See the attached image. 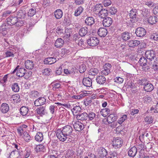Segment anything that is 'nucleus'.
<instances>
[{"label": "nucleus", "instance_id": "13d9d810", "mask_svg": "<svg viewBox=\"0 0 158 158\" xmlns=\"http://www.w3.org/2000/svg\"><path fill=\"white\" fill-rule=\"evenodd\" d=\"M153 119L151 116H147L145 118V121L148 123L150 124L153 123Z\"/></svg>", "mask_w": 158, "mask_h": 158}, {"label": "nucleus", "instance_id": "7c9ffc66", "mask_svg": "<svg viewBox=\"0 0 158 158\" xmlns=\"http://www.w3.org/2000/svg\"><path fill=\"white\" fill-rule=\"evenodd\" d=\"M10 100L13 101L14 102H19L20 101V96L17 94H14L10 98Z\"/></svg>", "mask_w": 158, "mask_h": 158}, {"label": "nucleus", "instance_id": "aec40b11", "mask_svg": "<svg viewBox=\"0 0 158 158\" xmlns=\"http://www.w3.org/2000/svg\"><path fill=\"white\" fill-rule=\"evenodd\" d=\"M7 22L8 24L10 25H13L18 22L17 18L16 17L10 16L7 19Z\"/></svg>", "mask_w": 158, "mask_h": 158}, {"label": "nucleus", "instance_id": "393cba45", "mask_svg": "<svg viewBox=\"0 0 158 158\" xmlns=\"http://www.w3.org/2000/svg\"><path fill=\"white\" fill-rule=\"evenodd\" d=\"M56 61V58L52 57H49L45 59L44 62L45 64H51Z\"/></svg>", "mask_w": 158, "mask_h": 158}, {"label": "nucleus", "instance_id": "a19ab883", "mask_svg": "<svg viewBox=\"0 0 158 158\" xmlns=\"http://www.w3.org/2000/svg\"><path fill=\"white\" fill-rule=\"evenodd\" d=\"M28 111V109L27 107L26 106H22L20 109V112L21 114L23 116L26 115Z\"/></svg>", "mask_w": 158, "mask_h": 158}, {"label": "nucleus", "instance_id": "58836bf2", "mask_svg": "<svg viewBox=\"0 0 158 158\" xmlns=\"http://www.w3.org/2000/svg\"><path fill=\"white\" fill-rule=\"evenodd\" d=\"M83 8L81 6H80L75 10L74 15L76 16L79 15L83 12Z\"/></svg>", "mask_w": 158, "mask_h": 158}, {"label": "nucleus", "instance_id": "4d7b16f0", "mask_svg": "<svg viewBox=\"0 0 158 158\" xmlns=\"http://www.w3.org/2000/svg\"><path fill=\"white\" fill-rule=\"evenodd\" d=\"M19 17L20 18H24L26 15V13L25 11L20 10L19 11L18 14Z\"/></svg>", "mask_w": 158, "mask_h": 158}, {"label": "nucleus", "instance_id": "4c0bfd02", "mask_svg": "<svg viewBox=\"0 0 158 158\" xmlns=\"http://www.w3.org/2000/svg\"><path fill=\"white\" fill-rule=\"evenodd\" d=\"M110 113V109L108 108L103 109L100 111L101 114L105 117H106Z\"/></svg>", "mask_w": 158, "mask_h": 158}, {"label": "nucleus", "instance_id": "f704fd0d", "mask_svg": "<svg viewBox=\"0 0 158 158\" xmlns=\"http://www.w3.org/2000/svg\"><path fill=\"white\" fill-rule=\"evenodd\" d=\"M88 31V29L86 27H82L80 30L79 32V35L81 36H84L86 35Z\"/></svg>", "mask_w": 158, "mask_h": 158}, {"label": "nucleus", "instance_id": "49530a36", "mask_svg": "<svg viewBox=\"0 0 158 158\" xmlns=\"http://www.w3.org/2000/svg\"><path fill=\"white\" fill-rule=\"evenodd\" d=\"M122 38L123 40L127 41L130 38V33L125 32L122 34Z\"/></svg>", "mask_w": 158, "mask_h": 158}, {"label": "nucleus", "instance_id": "5fc2aeb1", "mask_svg": "<svg viewBox=\"0 0 158 158\" xmlns=\"http://www.w3.org/2000/svg\"><path fill=\"white\" fill-rule=\"evenodd\" d=\"M5 26H4L0 27V29L1 30L0 34H2V35H6L7 33L6 29Z\"/></svg>", "mask_w": 158, "mask_h": 158}, {"label": "nucleus", "instance_id": "6ab92c4d", "mask_svg": "<svg viewBox=\"0 0 158 158\" xmlns=\"http://www.w3.org/2000/svg\"><path fill=\"white\" fill-rule=\"evenodd\" d=\"M56 94L58 97H60L61 98H69L70 97L68 94H67L63 90H61L58 91Z\"/></svg>", "mask_w": 158, "mask_h": 158}, {"label": "nucleus", "instance_id": "a18cd8bd", "mask_svg": "<svg viewBox=\"0 0 158 158\" xmlns=\"http://www.w3.org/2000/svg\"><path fill=\"white\" fill-rule=\"evenodd\" d=\"M101 61V60L99 58L95 57L93 60V64H91L92 65L94 66L98 67Z\"/></svg>", "mask_w": 158, "mask_h": 158}, {"label": "nucleus", "instance_id": "72a5a7b5", "mask_svg": "<svg viewBox=\"0 0 158 158\" xmlns=\"http://www.w3.org/2000/svg\"><path fill=\"white\" fill-rule=\"evenodd\" d=\"M88 117V114L85 112H84L81 114L78 115L77 118L78 120H84L87 119Z\"/></svg>", "mask_w": 158, "mask_h": 158}, {"label": "nucleus", "instance_id": "a878e982", "mask_svg": "<svg viewBox=\"0 0 158 158\" xmlns=\"http://www.w3.org/2000/svg\"><path fill=\"white\" fill-rule=\"evenodd\" d=\"M85 23L86 25L91 26L94 23V19L92 17H88L85 19Z\"/></svg>", "mask_w": 158, "mask_h": 158}, {"label": "nucleus", "instance_id": "774afa93", "mask_svg": "<svg viewBox=\"0 0 158 158\" xmlns=\"http://www.w3.org/2000/svg\"><path fill=\"white\" fill-rule=\"evenodd\" d=\"M30 94L33 97H36L39 96V93L37 91H32L31 92Z\"/></svg>", "mask_w": 158, "mask_h": 158}, {"label": "nucleus", "instance_id": "de8ad7c7", "mask_svg": "<svg viewBox=\"0 0 158 158\" xmlns=\"http://www.w3.org/2000/svg\"><path fill=\"white\" fill-rule=\"evenodd\" d=\"M18 155H19V152L18 150H14L11 152L8 158H14V156L16 157Z\"/></svg>", "mask_w": 158, "mask_h": 158}, {"label": "nucleus", "instance_id": "09e8293b", "mask_svg": "<svg viewBox=\"0 0 158 158\" xmlns=\"http://www.w3.org/2000/svg\"><path fill=\"white\" fill-rule=\"evenodd\" d=\"M127 115L124 114L122 115L118 121V123L119 124H122L124 121L127 119Z\"/></svg>", "mask_w": 158, "mask_h": 158}, {"label": "nucleus", "instance_id": "3c124183", "mask_svg": "<svg viewBox=\"0 0 158 158\" xmlns=\"http://www.w3.org/2000/svg\"><path fill=\"white\" fill-rule=\"evenodd\" d=\"M73 107V108L72 110V111L73 113H77L81 110V107L79 106L76 105L75 104H72Z\"/></svg>", "mask_w": 158, "mask_h": 158}, {"label": "nucleus", "instance_id": "052dcab7", "mask_svg": "<svg viewBox=\"0 0 158 158\" xmlns=\"http://www.w3.org/2000/svg\"><path fill=\"white\" fill-rule=\"evenodd\" d=\"M68 29H66L65 30V33L64 34V37L66 38H69V37L70 36L72 32L70 30H69Z\"/></svg>", "mask_w": 158, "mask_h": 158}, {"label": "nucleus", "instance_id": "ea45409f", "mask_svg": "<svg viewBox=\"0 0 158 158\" xmlns=\"http://www.w3.org/2000/svg\"><path fill=\"white\" fill-rule=\"evenodd\" d=\"M98 15L101 18H104L108 15L107 11L105 9H102Z\"/></svg>", "mask_w": 158, "mask_h": 158}, {"label": "nucleus", "instance_id": "f03ea898", "mask_svg": "<svg viewBox=\"0 0 158 158\" xmlns=\"http://www.w3.org/2000/svg\"><path fill=\"white\" fill-rule=\"evenodd\" d=\"M22 47L20 45L12 46L5 52L6 57H13L14 55L22 50Z\"/></svg>", "mask_w": 158, "mask_h": 158}, {"label": "nucleus", "instance_id": "c756f323", "mask_svg": "<svg viewBox=\"0 0 158 158\" xmlns=\"http://www.w3.org/2000/svg\"><path fill=\"white\" fill-rule=\"evenodd\" d=\"M151 63H152V68L155 71L158 70V58L155 57L154 59H152Z\"/></svg>", "mask_w": 158, "mask_h": 158}, {"label": "nucleus", "instance_id": "9d476101", "mask_svg": "<svg viewBox=\"0 0 158 158\" xmlns=\"http://www.w3.org/2000/svg\"><path fill=\"white\" fill-rule=\"evenodd\" d=\"M37 114L40 116H42L47 114V111L45 107L41 106L38 107L36 110Z\"/></svg>", "mask_w": 158, "mask_h": 158}, {"label": "nucleus", "instance_id": "6e6d98bb", "mask_svg": "<svg viewBox=\"0 0 158 158\" xmlns=\"http://www.w3.org/2000/svg\"><path fill=\"white\" fill-rule=\"evenodd\" d=\"M31 154V150L28 148H26L24 156V158H28Z\"/></svg>", "mask_w": 158, "mask_h": 158}, {"label": "nucleus", "instance_id": "680f3d73", "mask_svg": "<svg viewBox=\"0 0 158 158\" xmlns=\"http://www.w3.org/2000/svg\"><path fill=\"white\" fill-rule=\"evenodd\" d=\"M117 154L115 152H112L109 155H108L106 158H116Z\"/></svg>", "mask_w": 158, "mask_h": 158}, {"label": "nucleus", "instance_id": "603ef678", "mask_svg": "<svg viewBox=\"0 0 158 158\" xmlns=\"http://www.w3.org/2000/svg\"><path fill=\"white\" fill-rule=\"evenodd\" d=\"M44 149V147L42 145H38L36 146L35 148V150L37 152H39L43 151Z\"/></svg>", "mask_w": 158, "mask_h": 158}, {"label": "nucleus", "instance_id": "473e14b6", "mask_svg": "<svg viewBox=\"0 0 158 158\" xmlns=\"http://www.w3.org/2000/svg\"><path fill=\"white\" fill-rule=\"evenodd\" d=\"M54 15L56 19H60L63 16V12L60 9H57L54 12Z\"/></svg>", "mask_w": 158, "mask_h": 158}, {"label": "nucleus", "instance_id": "2eb2a0df", "mask_svg": "<svg viewBox=\"0 0 158 158\" xmlns=\"http://www.w3.org/2000/svg\"><path fill=\"white\" fill-rule=\"evenodd\" d=\"M129 16L130 18L132 19L131 20V21L134 22L137 20L136 17L137 16V13L136 9H133L130 11Z\"/></svg>", "mask_w": 158, "mask_h": 158}, {"label": "nucleus", "instance_id": "f3484780", "mask_svg": "<svg viewBox=\"0 0 158 158\" xmlns=\"http://www.w3.org/2000/svg\"><path fill=\"white\" fill-rule=\"evenodd\" d=\"M112 23V19L110 17H106L104 19L102 22V24L104 26L109 27L110 26Z\"/></svg>", "mask_w": 158, "mask_h": 158}, {"label": "nucleus", "instance_id": "79ce46f5", "mask_svg": "<svg viewBox=\"0 0 158 158\" xmlns=\"http://www.w3.org/2000/svg\"><path fill=\"white\" fill-rule=\"evenodd\" d=\"M148 21L150 24H155L157 22V17L156 16H150L148 18Z\"/></svg>", "mask_w": 158, "mask_h": 158}, {"label": "nucleus", "instance_id": "cd10ccee", "mask_svg": "<svg viewBox=\"0 0 158 158\" xmlns=\"http://www.w3.org/2000/svg\"><path fill=\"white\" fill-rule=\"evenodd\" d=\"M34 64L32 60H27L25 61V65L26 69H32L34 67Z\"/></svg>", "mask_w": 158, "mask_h": 158}, {"label": "nucleus", "instance_id": "864d4df0", "mask_svg": "<svg viewBox=\"0 0 158 158\" xmlns=\"http://www.w3.org/2000/svg\"><path fill=\"white\" fill-rule=\"evenodd\" d=\"M51 72V69L49 68H46L42 71L43 74L44 75H48Z\"/></svg>", "mask_w": 158, "mask_h": 158}, {"label": "nucleus", "instance_id": "423d86ee", "mask_svg": "<svg viewBox=\"0 0 158 158\" xmlns=\"http://www.w3.org/2000/svg\"><path fill=\"white\" fill-rule=\"evenodd\" d=\"M87 43L90 46H95L98 44L99 41L98 39L96 37H90L87 40Z\"/></svg>", "mask_w": 158, "mask_h": 158}, {"label": "nucleus", "instance_id": "9b49d317", "mask_svg": "<svg viewBox=\"0 0 158 158\" xmlns=\"http://www.w3.org/2000/svg\"><path fill=\"white\" fill-rule=\"evenodd\" d=\"M112 142L113 146L115 148H120L123 143V141L121 139H114Z\"/></svg>", "mask_w": 158, "mask_h": 158}, {"label": "nucleus", "instance_id": "6e6552de", "mask_svg": "<svg viewBox=\"0 0 158 158\" xmlns=\"http://www.w3.org/2000/svg\"><path fill=\"white\" fill-rule=\"evenodd\" d=\"M97 151L98 152V156L101 157L106 156L107 152L104 148L98 147L96 148Z\"/></svg>", "mask_w": 158, "mask_h": 158}, {"label": "nucleus", "instance_id": "dca6fc26", "mask_svg": "<svg viewBox=\"0 0 158 158\" xmlns=\"http://www.w3.org/2000/svg\"><path fill=\"white\" fill-rule=\"evenodd\" d=\"M98 33L100 37H104L107 34L108 31L106 28L101 27L98 30Z\"/></svg>", "mask_w": 158, "mask_h": 158}, {"label": "nucleus", "instance_id": "e2e57ef3", "mask_svg": "<svg viewBox=\"0 0 158 158\" xmlns=\"http://www.w3.org/2000/svg\"><path fill=\"white\" fill-rule=\"evenodd\" d=\"M111 0H103V3L104 6H107L110 5L111 4Z\"/></svg>", "mask_w": 158, "mask_h": 158}, {"label": "nucleus", "instance_id": "412c9836", "mask_svg": "<svg viewBox=\"0 0 158 158\" xmlns=\"http://www.w3.org/2000/svg\"><path fill=\"white\" fill-rule=\"evenodd\" d=\"M96 81L97 83L100 85H103L106 82V78L102 75L98 76L97 77Z\"/></svg>", "mask_w": 158, "mask_h": 158}, {"label": "nucleus", "instance_id": "2f4dec72", "mask_svg": "<svg viewBox=\"0 0 158 158\" xmlns=\"http://www.w3.org/2000/svg\"><path fill=\"white\" fill-rule=\"evenodd\" d=\"M64 44V41L61 38H58L55 43V46L56 48H59L62 47Z\"/></svg>", "mask_w": 158, "mask_h": 158}, {"label": "nucleus", "instance_id": "39448f33", "mask_svg": "<svg viewBox=\"0 0 158 158\" xmlns=\"http://www.w3.org/2000/svg\"><path fill=\"white\" fill-rule=\"evenodd\" d=\"M92 65V64L89 61L88 62L86 61L83 62L80 66L79 71L81 73H83L86 70L87 67L90 68Z\"/></svg>", "mask_w": 158, "mask_h": 158}, {"label": "nucleus", "instance_id": "4be33fe9", "mask_svg": "<svg viewBox=\"0 0 158 158\" xmlns=\"http://www.w3.org/2000/svg\"><path fill=\"white\" fill-rule=\"evenodd\" d=\"M102 6L101 4H97L94 7L93 10L95 14L98 15L101 10H102Z\"/></svg>", "mask_w": 158, "mask_h": 158}, {"label": "nucleus", "instance_id": "338daca9", "mask_svg": "<svg viewBox=\"0 0 158 158\" xmlns=\"http://www.w3.org/2000/svg\"><path fill=\"white\" fill-rule=\"evenodd\" d=\"M150 39L155 40H158V34L156 33H154L150 36Z\"/></svg>", "mask_w": 158, "mask_h": 158}, {"label": "nucleus", "instance_id": "b1692460", "mask_svg": "<svg viewBox=\"0 0 158 158\" xmlns=\"http://www.w3.org/2000/svg\"><path fill=\"white\" fill-rule=\"evenodd\" d=\"M137 149L135 147H133L130 148L128 152V155L130 157H134L136 154Z\"/></svg>", "mask_w": 158, "mask_h": 158}, {"label": "nucleus", "instance_id": "5701e85b", "mask_svg": "<svg viewBox=\"0 0 158 158\" xmlns=\"http://www.w3.org/2000/svg\"><path fill=\"white\" fill-rule=\"evenodd\" d=\"M1 111L3 113H6L8 112L9 109V106L6 103H3L0 108Z\"/></svg>", "mask_w": 158, "mask_h": 158}, {"label": "nucleus", "instance_id": "4468645a", "mask_svg": "<svg viewBox=\"0 0 158 158\" xmlns=\"http://www.w3.org/2000/svg\"><path fill=\"white\" fill-rule=\"evenodd\" d=\"M46 101V99L43 97H40L36 100L34 102L35 106H39L44 104Z\"/></svg>", "mask_w": 158, "mask_h": 158}, {"label": "nucleus", "instance_id": "0eeeda50", "mask_svg": "<svg viewBox=\"0 0 158 158\" xmlns=\"http://www.w3.org/2000/svg\"><path fill=\"white\" fill-rule=\"evenodd\" d=\"M73 127L77 131H80L84 128V125L81 122L78 121L72 122Z\"/></svg>", "mask_w": 158, "mask_h": 158}, {"label": "nucleus", "instance_id": "a211bd4d", "mask_svg": "<svg viewBox=\"0 0 158 158\" xmlns=\"http://www.w3.org/2000/svg\"><path fill=\"white\" fill-rule=\"evenodd\" d=\"M82 82L84 85L87 87H90L92 85V80L89 77L83 78Z\"/></svg>", "mask_w": 158, "mask_h": 158}, {"label": "nucleus", "instance_id": "37998d69", "mask_svg": "<svg viewBox=\"0 0 158 158\" xmlns=\"http://www.w3.org/2000/svg\"><path fill=\"white\" fill-rule=\"evenodd\" d=\"M98 71L97 69L91 68L89 72V75L94 76L98 73Z\"/></svg>", "mask_w": 158, "mask_h": 158}, {"label": "nucleus", "instance_id": "bf43d9fd", "mask_svg": "<svg viewBox=\"0 0 158 158\" xmlns=\"http://www.w3.org/2000/svg\"><path fill=\"white\" fill-rule=\"evenodd\" d=\"M88 117L89 120H92L94 119L95 117V114L94 113L91 112L89 113V114H88Z\"/></svg>", "mask_w": 158, "mask_h": 158}, {"label": "nucleus", "instance_id": "7ed1b4c3", "mask_svg": "<svg viewBox=\"0 0 158 158\" xmlns=\"http://www.w3.org/2000/svg\"><path fill=\"white\" fill-rule=\"evenodd\" d=\"M147 60L144 57H141L140 58L139 63L140 65L143 67V69L145 71H147L149 69L148 64L147 63Z\"/></svg>", "mask_w": 158, "mask_h": 158}, {"label": "nucleus", "instance_id": "c03bdc74", "mask_svg": "<svg viewBox=\"0 0 158 158\" xmlns=\"http://www.w3.org/2000/svg\"><path fill=\"white\" fill-rule=\"evenodd\" d=\"M11 88L12 91L15 92H17L19 90V87L18 84L17 83H14L12 84Z\"/></svg>", "mask_w": 158, "mask_h": 158}, {"label": "nucleus", "instance_id": "f8f14e48", "mask_svg": "<svg viewBox=\"0 0 158 158\" xmlns=\"http://www.w3.org/2000/svg\"><path fill=\"white\" fill-rule=\"evenodd\" d=\"M135 33L137 36L143 37L146 34V31L143 28L139 27L136 29Z\"/></svg>", "mask_w": 158, "mask_h": 158}, {"label": "nucleus", "instance_id": "8fccbe9b", "mask_svg": "<svg viewBox=\"0 0 158 158\" xmlns=\"http://www.w3.org/2000/svg\"><path fill=\"white\" fill-rule=\"evenodd\" d=\"M36 8L35 7H33L31 9L29 10L28 12V16L32 17L36 13Z\"/></svg>", "mask_w": 158, "mask_h": 158}, {"label": "nucleus", "instance_id": "bb28decb", "mask_svg": "<svg viewBox=\"0 0 158 158\" xmlns=\"http://www.w3.org/2000/svg\"><path fill=\"white\" fill-rule=\"evenodd\" d=\"M143 89L147 92H150L154 89V86L152 84L147 83L144 84Z\"/></svg>", "mask_w": 158, "mask_h": 158}, {"label": "nucleus", "instance_id": "f257e3e1", "mask_svg": "<svg viewBox=\"0 0 158 158\" xmlns=\"http://www.w3.org/2000/svg\"><path fill=\"white\" fill-rule=\"evenodd\" d=\"M73 129L69 125H66L62 127V130H58L56 132V136L57 138H66L72 137L71 136L72 135Z\"/></svg>", "mask_w": 158, "mask_h": 158}, {"label": "nucleus", "instance_id": "c85d7f7f", "mask_svg": "<svg viewBox=\"0 0 158 158\" xmlns=\"http://www.w3.org/2000/svg\"><path fill=\"white\" fill-rule=\"evenodd\" d=\"M27 127V126L25 124H23L19 127L17 129L18 134L20 135H22L24 132L26 131Z\"/></svg>", "mask_w": 158, "mask_h": 158}, {"label": "nucleus", "instance_id": "69168bd1", "mask_svg": "<svg viewBox=\"0 0 158 158\" xmlns=\"http://www.w3.org/2000/svg\"><path fill=\"white\" fill-rule=\"evenodd\" d=\"M63 106L67 109H71L72 108V104L69 102L66 103H63Z\"/></svg>", "mask_w": 158, "mask_h": 158}, {"label": "nucleus", "instance_id": "20e7f679", "mask_svg": "<svg viewBox=\"0 0 158 158\" xmlns=\"http://www.w3.org/2000/svg\"><path fill=\"white\" fill-rule=\"evenodd\" d=\"M17 71V75L19 77H23L24 76L26 72L25 69L22 67H20L19 66H18L12 72V73H14Z\"/></svg>", "mask_w": 158, "mask_h": 158}, {"label": "nucleus", "instance_id": "c9c22d12", "mask_svg": "<svg viewBox=\"0 0 158 158\" xmlns=\"http://www.w3.org/2000/svg\"><path fill=\"white\" fill-rule=\"evenodd\" d=\"M140 44V41L137 40H132L129 42L128 45L131 47H135L138 46Z\"/></svg>", "mask_w": 158, "mask_h": 158}, {"label": "nucleus", "instance_id": "e433bc0d", "mask_svg": "<svg viewBox=\"0 0 158 158\" xmlns=\"http://www.w3.org/2000/svg\"><path fill=\"white\" fill-rule=\"evenodd\" d=\"M116 119V117L114 115L110 114L107 118V121L110 124L112 123L113 122L115 121Z\"/></svg>", "mask_w": 158, "mask_h": 158}, {"label": "nucleus", "instance_id": "1a4fd4ad", "mask_svg": "<svg viewBox=\"0 0 158 158\" xmlns=\"http://www.w3.org/2000/svg\"><path fill=\"white\" fill-rule=\"evenodd\" d=\"M111 65L109 63L106 64L104 66L103 69L102 71V73L103 75H107L110 72Z\"/></svg>", "mask_w": 158, "mask_h": 158}, {"label": "nucleus", "instance_id": "0e129e2a", "mask_svg": "<svg viewBox=\"0 0 158 158\" xmlns=\"http://www.w3.org/2000/svg\"><path fill=\"white\" fill-rule=\"evenodd\" d=\"M114 81L115 82L118 83L119 84L122 83L124 80V79L122 77H117L114 79Z\"/></svg>", "mask_w": 158, "mask_h": 158}, {"label": "nucleus", "instance_id": "ddd939ff", "mask_svg": "<svg viewBox=\"0 0 158 158\" xmlns=\"http://www.w3.org/2000/svg\"><path fill=\"white\" fill-rule=\"evenodd\" d=\"M146 57L148 59L152 61V59H154L155 57V52L152 50H150L146 51L145 53Z\"/></svg>", "mask_w": 158, "mask_h": 158}]
</instances>
